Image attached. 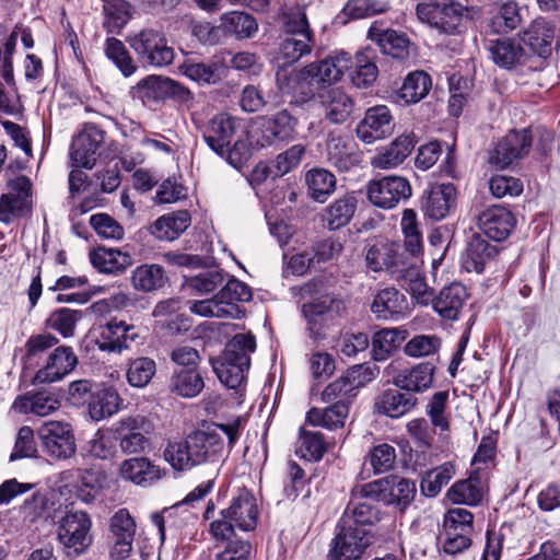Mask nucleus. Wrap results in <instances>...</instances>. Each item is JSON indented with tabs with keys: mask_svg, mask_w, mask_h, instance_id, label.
I'll return each mask as SVG.
<instances>
[{
	"mask_svg": "<svg viewBox=\"0 0 560 560\" xmlns=\"http://www.w3.org/2000/svg\"><path fill=\"white\" fill-rule=\"evenodd\" d=\"M219 431L226 435L229 446L232 447L240 436V420L214 424L207 430H197L183 441L170 443L164 451L165 459L176 470H188L198 465L218 463L224 451V441Z\"/></svg>",
	"mask_w": 560,
	"mask_h": 560,
	"instance_id": "1",
	"label": "nucleus"
},
{
	"mask_svg": "<svg viewBox=\"0 0 560 560\" xmlns=\"http://www.w3.org/2000/svg\"><path fill=\"white\" fill-rule=\"evenodd\" d=\"M349 60L346 54H337L300 70L280 68L276 73L278 89L290 97L291 104H307L322 93V85L332 84L342 78Z\"/></svg>",
	"mask_w": 560,
	"mask_h": 560,
	"instance_id": "2",
	"label": "nucleus"
},
{
	"mask_svg": "<svg viewBox=\"0 0 560 560\" xmlns=\"http://www.w3.org/2000/svg\"><path fill=\"white\" fill-rule=\"evenodd\" d=\"M301 291L304 298H308V301L302 305L307 329L314 338L323 337L329 322L343 315L346 311L345 302L328 292L318 282L306 283Z\"/></svg>",
	"mask_w": 560,
	"mask_h": 560,
	"instance_id": "3",
	"label": "nucleus"
},
{
	"mask_svg": "<svg viewBox=\"0 0 560 560\" xmlns=\"http://www.w3.org/2000/svg\"><path fill=\"white\" fill-rule=\"evenodd\" d=\"M256 350L252 334H237L225 346L222 355L212 360V369L222 384L240 387L250 365V354Z\"/></svg>",
	"mask_w": 560,
	"mask_h": 560,
	"instance_id": "4",
	"label": "nucleus"
},
{
	"mask_svg": "<svg viewBox=\"0 0 560 560\" xmlns=\"http://www.w3.org/2000/svg\"><path fill=\"white\" fill-rule=\"evenodd\" d=\"M220 514L221 517L210 524V533L215 539H231L235 528L243 532L253 530L258 521L256 498L250 491L243 489Z\"/></svg>",
	"mask_w": 560,
	"mask_h": 560,
	"instance_id": "5",
	"label": "nucleus"
},
{
	"mask_svg": "<svg viewBox=\"0 0 560 560\" xmlns=\"http://www.w3.org/2000/svg\"><path fill=\"white\" fill-rule=\"evenodd\" d=\"M127 43L138 55L139 60L152 67L172 63L174 50L168 46L162 31L147 27L127 37Z\"/></svg>",
	"mask_w": 560,
	"mask_h": 560,
	"instance_id": "6",
	"label": "nucleus"
},
{
	"mask_svg": "<svg viewBox=\"0 0 560 560\" xmlns=\"http://www.w3.org/2000/svg\"><path fill=\"white\" fill-rule=\"evenodd\" d=\"M92 521L84 511H68L59 520L57 538L67 553H83L92 544Z\"/></svg>",
	"mask_w": 560,
	"mask_h": 560,
	"instance_id": "7",
	"label": "nucleus"
},
{
	"mask_svg": "<svg viewBox=\"0 0 560 560\" xmlns=\"http://www.w3.org/2000/svg\"><path fill=\"white\" fill-rule=\"evenodd\" d=\"M113 429L122 454H139L150 447L153 424L147 417L125 416L115 422Z\"/></svg>",
	"mask_w": 560,
	"mask_h": 560,
	"instance_id": "8",
	"label": "nucleus"
},
{
	"mask_svg": "<svg viewBox=\"0 0 560 560\" xmlns=\"http://www.w3.org/2000/svg\"><path fill=\"white\" fill-rule=\"evenodd\" d=\"M373 542L370 529L351 527L341 523L328 553L329 560H360L366 548Z\"/></svg>",
	"mask_w": 560,
	"mask_h": 560,
	"instance_id": "9",
	"label": "nucleus"
},
{
	"mask_svg": "<svg viewBox=\"0 0 560 560\" xmlns=\"http://www.w3.org/2000/svg\"><path fill=\"white\" fill-rule=\"evenodd\" d=\"M420 21L436 30L453 34L463 22V8L454 0H432L419 3L416 8Z\"/></svg>",
	"mask_w": 560,
	"mask_h": 560,
	"instance_id": "10",
	"label": "nucleus"
},
{
	"mask_svg": "<svg viewBox=\"0 0 560 560\" xmlns=\"http://www.w3.org/2000/svg\"><path fill=\"white\" fill-rule=\"evenodd\" d=\"M362 495L375 493L386 504H394L405 510L415 499L416 483L398 476H388L384 479L360 486L358 490Z\"/></svg>",
	"mask_w": 560,
	"mask_h": 560,
	"instance_id": "11",
	"label": "nucleus"
},
{
	"mask_svg": "<svg viewBox=\"0 0 560 560\" xmlns=\"http://www.w3.org/2000/svg\"><path fill=\"white\" fill-rule=\"evenodd\" d=\"M237 127L238 121L235 118L228 114H218L206 124L202 136L208 147L215 153L232 154L246 147L244 141L236 140L231 148Z\"/></svg>",
	"mask_w": 560,
	"mask_h": 560,
	"instance_id": "12",
	"label": "nucleus"
},
{
	"mask_svg": "<svg viewBox=\"0 0 560 560\" xmlns=\"http://www.w3.org/2000/svg\"><path fill=\"white\" fill-rule=\"evenodd\" d=\"M44 452L56 459H68L75 453L71 425L61 421H46L37 429Z\"/></svg>",
	"mask_w": 560,
	"mask_h": 560,
	"instance_id": "13",
	"label": "nucleus"
},
{
	"mask_svg": "<svg viewBox=\"0 0 560 560\" xmlns=\"http://www.w3.org/2000/svg\"><path fill=\"white\" fill-rule=\"evenodd\" d=\"M533 138L527 129L511 131L498 141L489 153V163L505 168L515 161L523 159L529 152Z\"/></svg>",
	"mask_w": 560,
	"mask_h": 560,
	"instance_id": "14",
	"label": "nucleus"
},
{
	"mask_svg": "<svg viewBox=\"0 0 560 560\" xmlns=\"http://www.w3.org/2000/svg\"><path fill=\"white\" fill-rule=\"evenodd\" d=\"M411 196L409 182L400 176H386L368 185L369 200L376 207L394 208L400 200Z\"/></svg>",
	"mask_w": 560,
	"mask_h": 560,
	"instance_id": "15",
	"label": "nucleus"
},
{
	"mask_svg": "<svg viewBox=\"0 0 560 560\" xmlns=\"http://www.w3.org/2000/svg\"><path fill=\"white\" fill-rule=\"evenodd\" d=\"M32 184L25 176H19L8 184V191L0 197V220L9 223L12 219L27 213L31 209Z\"/></svg>",
	"mask_w": 560,
	"mask_h": 560,
	"instance_id": "16",
	"label": "nucleus"
},
{
	"mask_svg": "<svg viewBox=\"0 0 560 560\" xmlns=\"http://www.w3.org/2000/svg\"><path fill=\"white\" fill-rule=\"evenodd\" d=\"M78 357L68 346H59L47 357L46 363L39 369L33 384H50L61 381L78 365Z\"/></svg>",
	"mask_w": 560,
	"mask_h": 560,
	"instance_id": "17",
	"label": "nucleus"
},
{
	"mask_svg": "<svg viewBox=\"0 0 560 560\" xmlns=\"http://www.w3.org/2000/svg\"><path fill=\"white\" fill-rule=\"evenodd\" d=\"M326 162L340 172H348L362 162V154L355 144L337 132H329L325 142Z\"/></svg>",
	"mask_w": 560,
	"mask_h": 560,
	"instance_id": "18",
	"label": "nucleus"
},
{
	"mask_svg": "<svg viewBox=\"0 0 560 560\" xmlns=\"http://www.w3.org/2000/svg\"><path fill=\"white\" fill-rule=\"evenodd\" d=\"M103 141V130L93 124H86L72 141L70 158L73 164L77 167L92 168Z\"/></svg>",
	"mask_w": 560,
	"mask_h": 560,
	"instance_id": "19",
	"label": "nucleus"
},
{
	"mask_svg": "<svg viewBox=\"0 0 560 560\" xmlns=\"http://www.w3.org/2000/svg\"><path fill=\"white\" fill-rule=\"evenodd\" d=\"M394 128L390 110L384 105H378L366 110L364 118L355 128V133L361 141L370 144L390 136Z\"/></svg>",
	"mask_w": 560,
	"mask_h": 560,
	"instance_id": "20",
	"label": "nucleus"
},
{
	"mask_svg": "<svg viewBox=\"0 0 560 560\" xmlns=\"http://www.w3.org/2000/svg\"><path fill=\"white\" fill-rule=\"evenodd\" d=\"M516 220L511 211L501 206H492L478 215V226L489 238L501 242L509 237Z\"/></svg>",
	"mask_w": 560,
	"mask_h": 560,
	"instance_id": "21",
	"label": "nucleus"
},
{
	"mask_svg": "<svg viewBox=\"0 0 560 560\" xmlns=\"http://www.w3.org/2000/svg\"><path fill=\"white\" fill-rule=\"evenodd\" d=\"M61 402L51 390H31L18 396L12 409L19 413H32L37 417H47L57 411Z\"/></svg>",
	"mask_w": 560,
	"mask_h": 560,
	"instance_id": "22",
	"label": "nucleus"
},
{
	"mask_svg": "<svg viewBox=\"0 0 560 560\" xmlns=\"http://www.w3.org/2000/svg\"><path fill=\"white\" fill-rule=\"evenodd\" d=\"M456 200V188L452 183L433 185L423 196L422 210L434 221L444 219Z\"/></svg>",
	"mask_w": 560,
	"mask_h": 560,
	"instance_id": "23",
	"label": "nucleus"
},
{
	"mask_svg": "<svg viewBox=\"0 0 560 560\" xmlns=\"http://www.w3.org/2000/svg\"><path fill=\"white\" fill-rule=\"evenodd\" d=\"M296 119L283 109L261 119V145L290 141L295 136Z\"/></svg>",
	"mask_w": 560,
	"mask_h": 560,
	"instance_id": "24",
	"label": "nucleus"
},
{
	"mask_svg": "<svg viewBox=\"0 0 560 560\" xmlns=\"http://www.w3.org/2000/svg\"><path fill=\"white\" fill-rule=\"evenodd\" d=\"M468 299L467 289L459 282H453L441 289L431 303L434 311L446 320H456Z\"/></svg>",
	"mask_w": 560,
	"mask_h": 560,
	"instance_id": "25",
	"label": "nucleus"
},
{
	"mask_svg": "<svg viewBox=\"0 0 560 560\" xmlns=\"http://www.w3.org/2000/svg\"><path fill=\"white\" fill-rule=\"evenodd\" d=\"M404 254L398 243L377 241L366 248V266L374 272L386 270L392 276Z\"/></svg>",
	"mask_w": 560,
	"mask_h": 560,
	"instance_id": "26",
	"label": "nucleus"
},
{
	"mask_svg": "<svg viewBox=\"0 0 560 560\" xmlns=\"http://www.w3.org/2000/svg\"><path fill=\"white\" fill-rule=\"evenodd\" d=\"M355 487L351 492V499L339 523L351 527H364L378 521V511L366 501L374 493L362 495Z\"/></svg>",
	"mask_w": 560,
	"mask_h": 560,
	"instance_id": "27",
	"label": "nucleus"
},
{
	"mask_svg": "<svg viewBox=\"0 0 560 560\" xmlns=\"http://www.w3.org/2000/svg\"><path fill=\"white\" fill-rule=\"evenodd\" d=\"M555 37L553 25L539 18L534 20L521 35L522 43L536 56L547 58L551 54Z\"/></svg>",
	"mask_w": 560,
	"mask_h": 560,
	"instance_id": "28",
	"label": "nucleus"
},
{
	"mask_svg": "<svg viewBox=\"0 0 560 560\" xmlns=\"http://www.w3.org/2000/svg\"><path fill=\"white\" fill-rule=\"evenodd\" d=\"M168 390L182 398L197 397L205 388V381L196 368H175L168 378Z\"/></svg>",
	"mask_w": 560,
	"mask_h": 560,
	"instance_id": "29",
	"label": "nucleus"
},
{
	"mask_svg": "<svg viewBox=\"0 0 560 560\" xmlns=\"http://www.w3.org/2000/svg\"><path fill=\"white\" fill-rule=\"evenodd\" d=\"M366 371L362 365L349 369L342 376L325 387L322 398L325 402L338 400L348 401L352 393L364 385L363 373Z\"/></svg>",
	"mask_w": 560,
	"mask_h": 560,
	"instance_id": "30",
	"label": "nucleus"
},
{
	"mask_svg": "<svg viewBox=\"0 0 560 560\" xmlns=\"http://www.w3.org/2000/svg\"><path fill=\"white\" fill-rule=\"evenodd\" d=\"M371 312L378 319L404 316L408 312L406 296L395 288L380 290L371 304Z\"/></svg>",
	"mask_w": 560,
	"mask_h": 560,
	"instance_id": "31",
	"label": "nucleus"
},
{
	"mask_svg": "<svg viewBox=\"0 0 560 560\" xmlns=\"http://www.w3.org/2000/svg\"><path fill=\"white\" fill-rule=\"evenodd\" d=\"M368 37L375 42L381 51L393 58L404 59L409 55L410 42L406 34L394 30H382L378 26H371Z\"/></svg>",
	"mask_w": 560,
	"mask_h": 560,
	"instance_id": "32",
	"label": "nucleus"
},
{
	"mask_svg": "<svg viewBox=\"0 0 560 560\" xmlns=\"http://www.w3.org/2000/svg\"><path fill=\"white\" fill-rule=\"evenodd\" d=\"M488 50L493 62L504 69L522 66L528 58L521 44L512 39L491 40Z\"/></svg>",
	"mask_w": 560,
	"mask_h": 560,
	"instance_id": "33",
	"label": "nucleus"
},
{
	"mask_svg": "<svg viewBox=\"0 0 560 560\" xmlns=\"http://www.w3.org/2000/svg\"><path fill=\"white\" fill-rule=\"evenodd\" d=\"M318 97L325 109V117L332 124L346 121L352 113V98L338 88L322 91L318 93Z\"/></svg>",
	"mask_w": 560,
	"mask_h": 560,
	"instance_id": "34",
	"label": "nucleus"
},
{
	"mask_svg": "<svg viewBox=\"0 0 560 560\" xmlns=\"http://www.w3.org/2000/svg\"><path fill=\"white\" fill-rule=\"evenodd\" d=\"M415 144L412 135H401L373 158L372 165L381 170L396 167L409 156Z\"/></svg>",
	"mask_w": 560,
	"mask_h": 560,
	"instance_id": "35",
	"label": "nucleus"
},
{
	"mask_svg": "<svg viewBox=\"0 0 560 560\" xmlns=\"http://www.w3.org/2000/svg\"><path fill=\"white\" fill-rule=\"evenodd\" d=\"M119 474L125 480L136 485L147 486L161 478V469L148 457L125 459L119 467Z\"/></svg>",
	"mask_w": 560,
	"mask_h": 560,
	"instance_id": "36",
	"label": "nucleus"
},
{
	"mask_svg": "<svg viewBox=\"0 0 560 560\" xmlns=\"http://www.w3.org/2000/svg\"><path fill=\"white\" fill-rule=\"evenodd\" d=\"M434 371L435 366L432 363H419L410 370L398 373L394 378V384L407 393H420L432 385Z\"/></svg>",
	"mask_w": 560,
	"mask_h": 560,
	"instance_id": "37",
	"label": "nucleus"
},
{
	"mask_svg": "<svg viewBox=\"0 0 560 560\" xmlns=\"http://www.w3.org/2000/svg\"><path fill=\"white\" fill-rule=\"evenodd\" d=\"M497 253V247L489 244L480 234H472L463 254V266L469 272L480 273Z\"/></svg>",
	"mask_w": 560,
	"mask_h": 560,
	"instance_id": "38",
	"label": "nucleus"
},
{
	"mask_svg": "<svg viewBox=\"0 0 560 560\" xmlns=\"http://www.w3.org/2000/svg\"><path fill=\"white\" fill-rule=\"evenodd\" d=\"M348 415L349 402L345 400H338L325 409L312 408L306 415V420L314 427H323L328 430H336L345 425Z\"/></svg>",
	"mask_w": 560,
	"mask_h": 560,
	"instance_id": "39",
	"label": "nucleus"
},
{
	"mask_svg": "<svg viewBox=\"0 0 560 560\" xmlns=\"http://www.w3.org/2000/svg\"><path fill=\"white\" fill-rule=\"evenodd\" d=\"M190 214L186 210L160 217L150 228L153 236L161 241L176 240L190 224Z\"/></svg>",
	"mask_w": 560,
	"mask_h": 560,
	"instance_id": "40",
	"label": "nucleus"
},
{
	"mask_svg": "<svg viewBox=\"0 0 560 560\" xmlns=\"http://www.w3.org/2000/svg\"><path fill=\"white\" fill-rule=\"evenodd\" d=\"M90 259L98 271L110 275L121 273L132 265V258L128 253L106 247L93 250Z\"/></svg>",
	"mask_w": 560,
	"mask_h": 560,
	"instance_id": "41",
	"label": "nucleus"
},
{
	"mask_svg": "<svg viewBox=\"0 0 560 560\" xmlns=\"http://www.w3.org/2000/svg\"><path fill=\"white\" fill-rule=\"evenodd\" d=\"M358 206L354 192H347L330 203L324 213V222L329 230H338L352 219Z\"/></svg>",
	"mask_w": 560,
	"mask_h": 560,
	"instance_id": "42",
	"label": "nucleus"
},
{
	"mask_svg": "<svg viewBox=\"0 0 560 560\" xmlns=\"http://www.w3.org/2000/svg\"><path fill=\"white\" fill-rule=\"evenodd\" d=\"M417 401V397L411 393L387 389L378 397L376 407L380 412L390 418H399L409 412Z\"/></svg>",
	"mask_w": 560,
	"mask_h": 560,
	"instance_id": "43",
	"label": "nucleus"
},
{
	"mask_svg": "<svg viewBox=\"0 0 560 560\" xmlns=\"http://www.w3.org/2000/svg\"><path fill=\"white\" fill-rule=\"evenodd\" d=\"M138 93L143 98H160L165 92L171 91L183 100L190 98V92L175 81L158 75H150L141 80L137 85Z\"/></svg>",
	"mask_w": 560,
	"mask_h": 560,
	"instance_id": "44",
	"label": "nucleus"
},
{
	"mask_svg": "<svg viewBox=\"0 0 560 560\" xmlns=\"http://www.w3.org/2000/svg\"><path fill=\"white\" fill-rule=\"evenodd\" d=\"M408 337V331L399 328H384L372 338V353L376 361L386 360Z\"/></svg>",
	"mask_w": 560,
	"mask_h": 560,
	"instance_id": "45",
	"label": "nucleus"
},
{
	"mask_svg": "<svg viewBox=\"0 0 560 560\" xmlns=\"http://www.w3.org/2000/svg\"><path fill=\"white\" fill-rule=\"evenodd\" d=\"M122 399L113 387H104L91 396L89 411L94 420H102L116 413Z\"/></svg>",
	"mask_w": 560,
	"mask_h": 560,
	"instance_id": "46",
	"label": "nucleus"
},
{
	"mask_svg": "<svg viewBox=\"0 0 560 560\" xmlns=\"http://www.w3.org/2000/svg\"><path fill=\"white\" fill-rule=\"evenodd\" d=\"M167 281L162 266L144 264L138 266L131 273V282L136 290L151 292L161 289Z\"/></svg>",
	"mask_w": 560,
	"mask_h": 560,
	"instance_id": "47",
	"label": "nucleus"
},
{
	"mask_svg": "<svg viewBox=\"0 0 560 560\" xmlns=\"http://www.w3.org/2000/svg\"><path fill=\"white\" fill-rule=\"evenodd\" d=\"M55 502L46 491H36L25 499L21 506V513L24 520L36 523L47 521L55 512Z\"/></svg>",
	"mask_w": 560,
	"mask_h": 560,
	"instance_id": "48",
	"label": "nucleus"
},
{
	"mask_svg": "<svg viewBox=\"0 0 560 560\" xmlns=\"http://www.w3.org/2000/svg\"><path fill=\"white\" fill-rule=\"evenodd\" d=\"M349 58L350 55L345 52ZM350 78L358 88H368L376 80L378 70L373 57L366 52L357 54L354 60H349Z\"/></svg>",
	"mask_w": 560,
	"mask_h": 560,
	"instance_id": "49",
	"label": "nucleus"
},
{
	"mask_svg": "<svg viewBox=\"0 0 560 560\" xmlns=\"http://www.w3.org/2000/svg\"><path fill=\"white\" fill-rule=\"evenodd\" d=\"M432 81L424 71H415L407 75L397 96L405 104L420 102L431 90Z\"/></svg>",
	"mask_w": 560,
	"mask_h": 560,
	"instance_id": "50",
	"label": "nucleus"
},
{
	"mask_svg": "<svg viewBox=\"0 0 560 560\" xmlns=\"http://www.w3.org/2000/svg\"><path fill=\"white\" fill-rule=\"evenodd\" d=\"M306 184L312 198L324 202L335 191L336 177L325 168H314L306 174Z\"/></svg>",
	"mask_w": 560,
	"mask_h": 560,
	"instance_id": "51",
	"label": "nucleus"
},
{
	"mask_svg": "<svg viewBox=\"0 0 560 560\" xmlns=\"http://www.w3.org/2000/svg\"><path fill=\"white\" fill-rule=\"evenodd\" d=\"M104 27L108 33L119 34L131 19V10L125 0H104Z\"/></svg>",
	"mask_w": 560,
	"mask_h": 560,
	"instance_id": "52",
	"label": "nucleus"
},
{
	"mask_svg": "<svg viewBox=\"0 0 560 560\" xmlns=\"http://www.w3.org/2000/svg\"><path fill=\"white\" fill-rule=\"evenodd\" d=\"M156 373L155 361L148 357H140L129 361L127 381L130 386L145 387Z\"/></svg>",
	"mask_w": 560,
	"mask_h": 560,
	"instance_id": "53",
	"label": "nucleus"
},
{
	"mask_svg": "<svg viewBox=\"0 0 560 560\" xmlns=\"http://www.w3.org/2000/svg\"><path fill=\"white\" fill-rule=\"evenodd\" d=\"M454 474V466L451 463H445L427 471L420 483L421 492L425 497H435L450 482Z\"/></svg>",
	"mask_w": 560,
	"mask_h": 560,
	"instance_id": "54",
	"label": "nucleus"
},
{
	"mask_svg": "<svg viewBox=\"0 0 560 560\" xmlns=\"http://www.w3.org/2000/svg\"><path fill=\"white\" fill-rule=\"evenodd\" d=\"M118 450L119 446L113 428L96 431L88 442V452L95 458L110 459L116 456Z\"/></svg>",
	"mask_w": 560,
	"mask_h": 560,
	"instance_id": "55",
	"label": "nucleus"
},
{
	"mask_svg": "<svg viewBox=\"0 0 560 560\" xmlns=\"http://www.w3.org/2000/svg\"><path fill=\"white\" fill-rule=\"evenodd\" d=\"M300 447L296 453L308 460L318 462L327 452L328 444L320 432L301 430Z\"/></svg>",
	"mask_w": 560,
	"mask_h": 560,
	"instance_id": "56",
	"label": "nucleus"
},
{
	"mask_svg": "<svg viewBox=\"0 0 560 560\" xmlns=\"http://www.w3.org/2000/svg\"><path fill=\"white\" fill-rule=\"evenodd\" d=\"M81 318V311L61 307L49 315L46 324L51 329L58 331L63 338H70L74 335L75 326Z\"/></svg>",
	"mask_w": 560,
	"mask_h": 560,
	"instance_id": "57",
	"label": "nucleus"
},
{
	"mask_svg": "<svg viewBox=\"0 0 560 560\" xmlns=\"http://www.w3.org/2000/svg\"><path fill=\"white\" fill-rule=\"evenodd\" d=\"M447 498L454 503L476 505L482 499L478 479H467L455 482L447 491Z\"/></svg>",
	"mask_w": 560,
	"mask_h": 560,
	"instance_id": "58",
	"label": "nucleus"
},
{
	"mask_svg": "<svg viewBox=\"0 0 560 560\" xmlns=\"http://www.w3.org/2000/svg\"><path fill=\"white\" fill-rule=\"evenodd\" d=\"M401 231L405 236L406 252L411 256H416L422 250V235L418 229L416 212L411 209H406L401 218Z\"/></svg>",
	"mask_w": 560,
	"mask_h": 560,
	"instance_id": "59",
	"label": "nucleus"
},
{
	"mask_svg": "<svg viewBox=\"0 0 560 560\" xmlns=\"http://www.w3.org/2000/svg\"><path fill=\"white\" fill-rule=\"evenodd\" d=\"M105 54L125 77H129L136 71L132 58L121 40L115 37L107 38L105 43Z\"/></svg>",
	"mask_w": 560,
	"mask_h": 560,
	"instance_id": "60",
	"label": "nucleus"
},
{
	"mask_svg": "<svg viewBox=\"0 0 560 560\" xmlns=\"http://www.w3.org/2000/svg\"><path fill=\"white\" fill-rule=\"evenodd\" d=\"M312 37L287 36L280 44L279 58L283 63H293L311 52Z\"/></svg>",
	"mask_w": 560,
	"mask_h": 560,
	"instance_id": "61",
	"label": "nucleus"
},
{
	"mask_svg": "<svg viewBox=\"0 0 560 560\" xmlns=\"http://www.w3.org/2000/svg\"><path fill=\"white\" fill-rule=\"evenodd\" d=\"M222 20L228 32L235 34L238 38H248L258 28L255 19L243 12L226 13Z\"/></svg>",
	"mask_w": 560,
	"mask_h": 560,
	"instance_id": "62",
	"label": "nucleus"
},
{
	"mask_svg": "<svg viewBox=\"0 0 560 560\" xmlns=\"http://www.w3.org/2000/svg\"><path fill=\"white\" fill-rule=\"evenodd\" d=\"M442 346L441 338L436 335H417L404 347L406 355L421 358L435 354Z\"/></svg>",
	"mask_w": 560,
	"mask_h": 560,
	"instance_id": "63",
	"label": "nucleus"
},
{
	"mask_svg": "<svg viewBox=\"0 0 560 560\" xmlns=\"http://www.w3.org/2000/svg\"><path fill=\"white\" fill-rule=\"evenodd\" d=\"M217 296L223 306H237V302H247L250 300L252 291L246 283L236 278H231Z\"/></svg>",
	"mask_w": 560,
	"mask_h": 560,
	"instance_id": "64",
	"label": "nucleus"
}]
</instances>
